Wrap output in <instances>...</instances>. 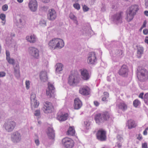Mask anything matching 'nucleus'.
Here are the masks:
<instances>
[{
  "mask_svg": "<svg viewBox=\"0 0 148 148\" xmlns=\"http://www.w3.org/2000/svg\"><path fill=\"white\" fill-rule=\"evenodd\" d=\"M79 93L83 95H88L89 93L88 90L86 89L81 88H80L79 90Z\"/></svg>",
  "mask_w": 148,
  "mask_h": 148,
  "instance_id": "30",
  "label": "nucleus"
},
{
  "mask_svg": "<svg viewBox=\"0 0 148 148\" xmlns=\"http://www.w3.org/2000/svg\"><path fill=\"white\" fill-rule=\"evenodd\" d=\"M135 15L132 14L130 12L128 11L127 14L126 20L128 22L130 21L133 19L134 16Z\"/></svg>",
  "mask_w": 148,
  "mask_h": 148,
  "instance_id": "28",
  "label": "nucleus"
},
{
  "mask_svg": "<svg viewBox=\"0 0 148 148\" xmlns=\"http://www.w3.org/2000/svg\"><path fill=\"white\" fill-rule=\"evenodd\" d=\"M5 73L3 71L0 72V77H4L5 75Z\"/></svg>",
  "mask_w": 148,
  "mask_h": 148,
  "instance_id": "51",
  "label": "nucleus"
},
{
  "mask_svg": "<svg viewBox=\"0 0 148 148\" xmlns=\"http://www.w3.org/2000/svg\"><path fill=\"white\" fill-rule=\"evenodd\" d=\"M139 8L138 5H131L129 8V9L128 11L135 15L136 12L138 10Z\"/></svg>",
  "mask_w": 148,
  "mask_h": 148,
  "instance_id": "20",
  "label": "nucleus"
},
{
  "mask_svg": "<svg viewBox=\"0 0 148 148\" xmlns=\"http://www.w3.org/2000/svg\"><path fill=\"white\" fill-rule=\"evenodd\" d=\"M73 6L75 9H77V10H79L80 8V5L77 3L74 4Z\"/></svg>",
  "mask_w": 148,
  "mask_h": 148,
  "instance_id": "43",
  "label": "nucleus"
},
{
  "mask_svg": "<svg viewBox=\"0 0 148 148\" xmlns=\"http://www.w3.org/2000/svg\"><path fill=\"white\" fill-rule=\"evenodd\" d=\"M82 78L84 80H87L89 79L90 75L88 71L86 69H83L81 72Z\"/></svg>",
  "mask_w": 148,
  "mask_h": 148,
  "instance_id": "17",
  "label": "nucleus"
},
{
  "mask_svg": "<svg viewBox=\"0 0 148 148\" xmlns=\"http://www.w3.org/2000/svg\"><path fill=\"white\" fill-rule=\"evenodd\" d=\"M30 82L29 80H27L25 82L26 87L27 89H28L29 88V85Z\"/></svg>",
  "mask_w": 148,
  "mask_h": 148,
  "instance_id": "45",
  "label": "nucleus"
},
{
  "mask_svg": "<svg viewBox=\"0 0 148 148\" xmlns=\"http://www.w3.org/2000/svg\"><path fill=\"white\" fill-rule=\"evenodd\" d=\"M69 17L70 19L72 20L75 23L78 25V21L77 20V17L73 14L71 13L69 15Z\"/></svg>",
  "mask_w": 148,
  "mask_h": 148,
  "instance_id": "32",
  "label": "nucleus"
},
{
  "mask_svg": "<svg viewBox=\"0 0 148 148\" xmlns=\"http://www.w3.org/2000/svg\"><path fill=\"white\" fill-rule=\"evenodd\" d=\"M16 125V123L15 122L9 120L4 124L3 126L8 132H11L13 131Z\"/></svg>",
  "mask_w": 148,
  "mask_h": 148,
  "instance_id": "4",
  "label": "nucleus"
},
{
  "mask_svg": "<svg viewBox=\"0 0 148 148\" xmlns=\"http://www.w3.org/2000/svg\"><path fill=\"white\" fill-rule=\"evenodd\" d=\"M13 68L14 75L18 79L20 76L19 65H14Z\"/></svg>",
  "mask_w": 148,
  "mask_h": 148,
  "instance_id": "19",
  "label": "nucleus"
},
{
  "mask_svg": "<svg viewBox=\"0 0 148 148\" xmlns=\"http://www.w3.org/2000/svg\"><path fill=\"white\" fill-rule=\"evenodd\" d=\"M8 9V6L7 4L3 5L2 7V9L3 11H6Z\"/></svg>",
  "mask_w": 148,
  "mask_h": 148,
  "instance_id": "48",
  "label": "nucleus"
},
{
  "mask_svg": "<svg viewBox=\"0 0 148 148\" xmlns=\"http://www.w3.org/2000/svg\"><path fill=\"white\" fill-rule=\"evenodd\" d=\"M42 110L45 113H48L52 112L53 111L54 108L51 103L46 102L42 108Z\"/></svg>",
  "mask_w": 148,
  "mask_h": 148,
  "instance_id": "8",
  "label": "nucleus"
},
{
  "mask_svg": "<svg viewBox=\"0 0 148 148\" xmlns=\"http://www.w3.org/2000/svg\"><path fill=\"white\" fill-rule=\"evenodd\" d=\"M54 130L53 129V128L51 127H48V131L47 134H50L52 133H54Z\"/></svg>",
  "mask_w": 148,
  "mask_h": 148,
  "instance_id": "42",
  "label": "nucleus"
},
{
  "mask_svg": "<svg viewBox=\"0 0 148 148\" xmlns=\"http://www.w3.org/2000/svg\"><path fill=\"white\" fill-rule=\"evenodd\" d=\"M6 59L10 64H12L14 65H17L18 64V62L17 61L13 59L10 58H10H9L8 59Z\"/></svg>",
  "mask_w": 148,
  "mask_h": 148,
  "instance_id": "33",
  "label": "nucleus"
},
{
  "mask_svg": "<svg viewBox=\"0 0 148 148\" xmlns=\"http://www.w3.org/2000/svg\"><path fill=\"white\" fill-rule=\"evenodd\" d=\"M110 118V115L109 113L107 112H103L102 114V120L103 121H106L108 120Z\"/></svg>",
  "mask_w": 148,
  "mask_h": 148,
  "instance_id": "26",
  "label": "nucleus"
},
{
  "mask_svg": "<svg viewBox=\"0 0 148 148\" xmlns=\"http://www.w3.org/2000/svg\"><path fill=\"white\" fill-rule=\"evenodd\" d=\"M137 51L136 56L138 58H140L142 56V55L143 53L144 49L143 47H137Z\"/></svg>",
  "mask_w": 148,
  "mask_h": 148,
  "instance_id": "23",
  "label": "nucleus"
},
{
  "mask_svg": "<svg viewBox=\"0 0 148 148\" xmlns=\"http://www.w3.org/2000/svg\"><path fill=\"white\" fill-rule=\"evenodd\" d=\"M62 142L64 146L66 148H72L74 145L73 141L69 138H63Z\"/></svg>",
  "mask_w": 148,
  "mask_h": 148,
  "instance_id": "7",
  "label": "nucleus"
},
{
  "mask_svg": "<svg viewBox=\"0 0 148 148\" xmlns=\"http://www.w3.org/2000/svg\"><path fill=\"white\" fill-rule=\"evenodd\" d=\"M106 132L102 130V141H105L106 139Z\"/></svg>",
  "mask_w": 148,
  "mask_h": 148,
  "instance_id": "40",
  "label": "nucleus"
},
{
  "mask_svg": "<svg viewBox=\"0 0 148 148\" xmlns=\"http://www.w3.org/2000/svg\"><path fill=\"white\" fill-rule=\"evenodd\" d=\"M102 116L101 113H99L97 114L95 118V120L96 123L98 125L100 124L101 121Z\"/></svg>",
  "mask_w": 148,
  "mask_h": 148,
  "instance_id": "25",
  "label": "nucleus"
},
{
  "mask_svg": "<svg viewBox=\"0 0 148 148\" xmlns=\"http://www.w3.org/2000/svg\"><path fill=\"white\" fill-rule=\"evenodd\" d=\"M35 116H39L40 115V111L39 110H37L35 111L34 113Z\"/></svg>",
  "mask_w": 148,
  "mask_h": 148,
  "instance_id": "47",
  "label": "nucleus"
},
{
  "mask_svg": "<svg viewBox=\"0 0 148 148\" xmlns=\"http://www.w3.org/2000/svg\"><path fill=\"white\" fill-rule=\"evenodd\" d=\"M143 33L145 35H147V34H148V29H144L143 30Z\"/></svg>",
  "mask_w": 148,
  "mask_h": 148,
  "instance_id": "56",
  "label": "nucleus"
},
{
  "mask_svg": "<svg viewBox=\"0 0 148 148\" xmlns=\"http://www.w3.org/2000/svg\"><path fill=\"white\" fill-rule=\"evenodd\" d=\"M49 47L51 49H60L64 46L63 40L59 38H54L51 40L48 43Z\"/></svg>",
  "mask_w": 148,
  "mask_h": 148,
  "instance_id": "1",
  "label": "nucleus"
},
{
  "mask_svg": "<svg viewBox=\"0 0 148 148\" xmlns=\"http://www.w3.org/2000/svg\"><path fill=\"white\" fill-rule=\"evenodd\" d=\"M12 38L11 37H8L6 38L5 41L6 43L7 44H8L9 45H10L11 44L12 42Z\"/></svg>",
  "mask_w": 148,
  "mask_h": 148,
  "instance_id": "37",
  "label": "nucleus"
},
{
  "mask_svg": "<svg viewBox=\"0 0 148 148\" xmlns=\"http://www.w3.org/2000/svg\"><path fill=\"white\" fill-rule=\"evenodd\" d=\"M148 130V127L146 128L143 132V134L144 135H146L147 134V131Z\"/></svg>",
  "mask_w": 148,
  "mask_h": 148,
  "instance_id": "55",
  "label": "nucleus"
},
{
  "mask_svg": "<svg viewBox=\"0 0 148 148\" xmlns=\"http://www.w3.org/2000/svg\"><path fill=\"white\" fill-rule=\"evenodd\" d=\"M123 14V12H120L117 13L114 16V19L117 21L118 22L121 23L122 22Z\"/></svg>",
  "mask_w": 148,
  "mask_h": 148,
  "instance_id": "22",
  "label": "nucleus"
},
{
  "mask_svg": "<svg viewBox=\"0 0 148 148\" xmlns=\"http://www.w3.org/2000/svg\"><path fill=\"white\" fill-rule=\"evenodd\" d=\"M82 106V103L78 98H76L74 100V108L75 109H78Z\"/></svg>",
  "mask_w": 148,
  "mask_h": 148,
  "instance_id": "21",
  "label": "nucleus"
},
{
  "mask_svg": "<svg viewBox=\"0 0 148 148\" xmlns=\"http://www.w3.org/2000/svg\"><path fill=\"white\" fill-rule=\"evenodd\" d=\"M97 138L99 140L102 141V130L100 129L96 134Z\"/></svg>",
  "mask_w": 148,
  "mask_h": 148,
  "instance_id": "34",
  "label": "nucleus"
},
{
  "mask_svg": "<svg viewBox=\"0 0 148 148\" xmlns=\"http://www.w3.org/2000/svg\"><path fill=\"white\" fill-rule=\"evenodd\" d=\"M67 114H62L58 117V119L60 121H64L67 119Z\"/></svg>",
  "mask_w": 148,
  "mask_h": 148,
  "instance_id": "31",
  "label": "nucleus"
},
{
  "mask_svg": "<svg viewBox=\"0 0 148 148\" xmlns=\"http://www.w3.org/2000/svg\"><path fill=\"white\" fill-rule=\"evenodd\" d=\"M137 77L141 81H145L148 79V73L147 71L141 67H138L137 68Z\"/></svg>",
  "mask_w": 148,
  "mask_h": 148,
  "instance_id": "3",
  "label": "nucleus"
},
{
  "mask_svg": "<svg viewBox=\"0 0 148 148\" xmlns=\"http://www.w3.org/2000/svg\"><path fill=\"white\" fill-rule=\"evenodd\" d=\"M144 99L145 102L147 103V101H148V93L146 94L144 97Z\"/></svg>",
  "mask_w": 148,
  "mask_h": 148,
  "instance_id": "46",
  "label": "nucleus"
},
{
  "mask_svg": "<svg viewBox=\"0 0 148 148\" xmlns=\"http://www.w3.org/2000/svg\"><path fill=\"white\" fill-rule=\"evenodd\" d=\"M26 39L28 41L32 43L35 42L36 40L35 36L34 35H31L30 37L27 36L26 37Z\"/></svg>",
  "mask_w": 148,
  "mask_h": 148,
  "instance_id": "24",
  "label": "nucleus"
},
{
  "mask_svg": "<svg viewBox=\"0 0 148 148\" xmlns=\"http://www.w3.org/2000/svg\"><path fill=\"white\" fill-rule=\"evenodd\" d=\"M97 58L94 52H90L88 58V62L90 64H95L97 61Z\"/></svg>",
  "mask_w": 148,
  "mask_h": 148,
  "instance_id": "9",
  "label": "nucleus"
},
{
  "mask_svg": "<svg viewBox=\"0 0 148 148\" xmlns=\"http://www.w3.org/2000/svg\"><path fill=\"white\" fill-rule=\"evenodd\" d=\"M83 10L84 12L88 11L89 10V8L85 5H83Z\"/></svg>",
  "mask_w": 148,
  "mask_h": 148,
  "instance_id": "44",
  "label": "nucleus"
},
{
  "mask_svg": "<svg viewBox=\"0 0 148 148\" xmlns=\"http://www.w3.org/2000/svg\"><path fill=\"white\" fill-rule=\"evenodd\" d=\"M30 98L32 110L33 109V107L35 108L38 107L39 105V103L37 101L36 94L34 93H32L31 95Z\"/></svg>",
  "mask_w": 148,
  "mask_h": 148,
  "instance_id": "10",
  "label": "nucleus"
},
{
  "mask_svg": "<svg viewBox=\"0 0 148 148\" xmlns=\"http://www.w3.org/2000/svg\"><path fill=\"white\" fill-rule=\"evenodd\" d=\"M142 148H147V143H144L142 144Z\"/></svg>",
  "mask_w": 148,
  "mask_h": 148,
  "instance_id": "54",
  "label": "nucleus"
},
{
  "mask_svg": "<svg viewBox=\"0 0 148 148\" xmlns=\"http://www.w3.org/2000/svg\"><path fill=\"white\" fill-rule=\"evenodd\" d=\"M137 139L139 140H140L142 139V136L140 134H138Z\"/></svg>",
  "mask_w": 148,
  "mask_h": 148,
  "instance_id": "57",
  "label": "nucleus"
},
{
  "mask_svg": "<svg viewBox=\"0 0 148 148\" xmlns=\"http://www.w3.org/2000/svg\"><path fill=\"white\" fill-rule=\"evenodd\" d=\"M94 105L96 106H97L99 105V103L97 101H94Z\"/></svg>",
  "mask_w": 148,
  "mask_h": 148,
  "instance_id": "59",
  "label": "nucleus"
},
{
  "mask_svg": "<svg viewBox=\"0 0 148 148\" xmlns=\"http://www.w3.org/2000/svg\"><path fill=\"white\" fill-rule=\"evenodd\" d=\"M127 125L129 129H132L135 128L137 126V123L133 120L130 119L127 121Z\"/></svg>",
  "mask_w": 148,
  "mask_h": 148,
  "instance_id": "18",
  "label": "nucleus"
},
{
  "mask_svg": "<svg viewBox=\"0 0 148 148\" xmlns=\"http://www.w3.org/2000/svg\"><path fill=\"white\" fill-rule=\"evenodd\" d=\"M46 21L44 20H41L40 22V24L41 25H46Z\"/></svg>",
  "mask_w": 148,
  "mask_h": 148,
  "instance_id": "49",
  "label": "nucleus"
},
{
  "mask_svg": "<svg viewBox=\"0 0 148 148\" xmlns=\"http://www.w3.org/2000/svg\"><path fill=\"white\" fill-rule=\"evenodd\" d=\"M0 18L3 21H5L4 22H2L3 23V25H4L5 24V15L3 14H0Z\"/></svg>",
  "mask_w": 148,
  "mask_h": 148,
  "instance_id": "38",
  "label": "nucleus"
},
{
  "mask_svg": "<svg viewBox=\"0 0 148 148\" xmlns=\"http://www.w3.org/2000/svg\"><path fill=\"white\" fill-rule=\"evenodd\" d=\"M143 95H144V93H140L139 95V97L140 98H141L143 99Z\"/></svg>",
  "mask_w": 148,
  "mask_h": 148,
  "instance_id": "58",
  "label": "nucleus"
},
{
  "mask_svg": "<svg viewBox=\"0 0 148 148\" xmlns=\"http://www.w3.org/2000/svg\"><path fill=\"white\" fill-rule=\"evenodd\" d=\"M6 59H8L10 57V53L8 51H6Z\"/></svg>",
  "mask_w": 148,
  "mask_h": 148,
  "instance_id": "52",
  "label": "nucleus"
},
{
  "mask_svg": "<svg viewBox=\"0 0 148 148\" xmlns=\"http://www.w3.org/2000/svg\"><path fill=\"white\" fill-rule=\"evenodd\" d=\"M147 24V22L146 20L145 21L143 22V24L142 26L140 28V29L142 30L143 28L145 27H146V25Z\"/></svg>",
  "mask_w": 148,
  "mask_h": 148,
  "instance_id": "50",
  "label": "nucleus"
},
{
  "mask_svg": "<svg viewBox=\"0 0 148 148\" xmlns=\"http://www.w3.org/2000/svg\"><path fill=\"white\" fill-rule=\"evenodd\" d=\"M48 14V18L49 20H54L56 18V14L55 11L53 9H50Z\"/></svg>",
  "mask_w": 148,
  "mask_h": 148,
  "instance_id": "15",
  "label": "nucleus"
},
{
  "mask_svg": "<svg viewBox=\"0 0 148 148\" xmlns=\"http://www.w3.org/2000/svg\"><path fill=\"white\" fill-rule=\"evenodd\" d=\"M15 21L17 22L16 25L18 26V24L22 25H24L25 24V21L24 19V17L23 16H18L16 17Z\"/></svg>",
  "mask_w": 148,
  "mask_h": 148,
  "instance_id": "13",
  "label": "nucleus"
},
{
  "mask_svg": "<svg viewBox=\"0 0 148 148\" xmlns=\"http://www.w3.org/2000/svg\"><path fill=\"white\" fill-rule=\"evenodd\" d=\"M37 5V2L36 0H31L29 3V6L30 9L31 11L33 12L36 11Z\"/></svg>",
  "mask_w": 148,
  "mask_h": 148,
  "instance_id": "12",
  "label": "nucleus"
},
{
  "mask_svg": "<svg viewBox=\"0 0 148 148\" xmlns=\"http://www.w3.org/2000/svg\"><path fill=\"white\" fill-rule=\"evenodd\" d=\"M84 123L85 125L88 127L90 125V122L89 121H86L84 122Z\"/></svg>",
  "mask_w": 148,
  "mask_h": 148,
  "instance_id": "53",
  "label": "nucleus"
},
{
  "mask_svg": "<svg viewBox=\"0 0 148 148\" xmlns=\"http://www.w3.org/2000/svg\"><path fill=\"white\" fill-rule=\"evenodd\" d=\"M144 14H145L147 16H148V11H145L144 12Z\"/></svg>",
  "mask_w": 148,
  "mask_h": 148,
  "instance_id": "64",
  "label": "nucleus"
},
{
  "mask_svg": "<svg viewBox=\"0 0 148 148\" xmlns=\"http://www.w3.org/2000/svg\"><path fill=\"white\" fill-rule=\"evenodd\" d=\"M75 131L73 127H70L69 129L67 131V134L73 136L75 135Z\"/></svg>",
  "mask_w": 148,
  "mask_h": 148,
  "instance_id": "29",
  "label": "nucleus"
},
{
  "mask_svg": "<svg viewBox=\"0 0 148 148\" xmlns=\"http://www.w3.org/2000/svg\"><path fill=\"white\" fill-rule=\"evenodd\" d=\"M140 103V101L138 99L135 100L133 102V105L136 108L137 107Z\"/></svg>",
  "mask_w": 148,
  "mask_h": 148,
  "instance_id": "35",
  "label": "nucleus"
},
{
  "mask_svg": "<svg viewBox=\"0 0 148 148\" xmlns=\"http://www.w3.org/2000/svg\"><path fill=\"white\" fill-rule=\"evenodd\" d=\"M63 65H57L56 68V71L58 72L62 71V70Z\"/></svg>",
  "mask_w": 148,
  "mask_h": 148,
  "instance_id": "39",
  "label": "nucleus"
},
{
  "mask_svg": "<svg viewBox=\"0 0 148 148\" xmlns=\"http://www.w3.org/2000/svg\"><path fill=\"white\" fill-rule=\"evenodd\" d=\"M55 88L50 83H48V88L46 90V94L50 97L52 96L54 92Z\"/></svg>",
  "mask_w": 148,
  "mask_h": 148,
  "instance_id": "11",
  "label": "nucleus"
},
{
  "mask_svg": "<svg viewBox=\"0 0 148 148\" xmlns=\"http://www.w3.org/2000/svg\"><path fill=\"white\" fill-rule=\"evenodd\" d=\"M145 4L146 8L148 6V0H145Z\"/></svg>",
  "mask_w": 148,
  "mask_h": 148,
  "instance_id": "62",
  "label": "nucleus"
},
{
  "mask_svg": "<svg viewBox=\"0 0 148 148\" xmlns=\"http://www.w3.org/2000/svg\"><path fill=\"white\" fill-rule=\"evenodd\" d=\"M47 135L49 138L51 139H54L55 137V133H52L50 134H47Z\"/></svg>",
  "mask_w": 148,
  "mask_h": 148,
  "instance_id": "41",
  "label": "nucleus"
},
{
  "mask_svg": "<svg viewBox=\"0 0 148 148\" xmlns=\"http://www.w3.org/2000/svg\"><path fill=\"white\" fill-rule=\"evenodd\" d=\"M11 140L14 143L16 144L20 142L22 139V136L18 131L14 132L11 135Z\"/></svg>",
  "mask_w": 148,
  "mask_h": 148,
  "instance_id": "5",
  "label": "nucleus"
},
{
  "mask_svg": "<svg viewBox=\"0 0 148 148\" xmlns=\"http://www.w3.org/2000/svg\"><path fill=\"white\" fill-rule=\"evenodd\" d=\"M39 76L41 81L43 82L47 81L48 79L47 73L45 71H41L40 73Z\"/></svg>",
  "mask_w": 148,
  "mask_h": 148,
  "instance_id": "16",
  "label": "nucleus"
},
{
  "mask_svg": "<svg viewBox=\"0 0 148 148\" xmlns=\"http://www.w3.org/2000/svg\"><path fill=\"white\" fill-rule=\"evenodd\" d=\"M68 79V83L71 86H74L79 82L80 79L77 71H72Z\"/></svg>",
  "mask_w": 148,
  "mask_h": 148,
  "instance_id": "2",
  "label": "nucleus"
},
{
  "mask_svg": "<svg viewBox=\"0 0 148 148\" xmlns=\"http://www.w3.org/2000/svg\"><path fill=\"white\" fill-rule=\"evenodd\" d=\"M50 0H42V1L45 3H48Z\"/></svg>",
  "mask_w": 148,
  "mask_h": 148,
  "instance_id": "63",
  "label": "nucleus"
},
{
  "mask_svg": "<svg viewBox=\"0 0 148 148\" xmlns=\"http://www.w3.org/2000/svg\"><path fill=\"white\" fill-rule=\"evenodd\" d=\"M119 108L123 111H125L127 109V106L124 102L119 103L118 105Z\"/></svg>",
  "mask_w": 148,
  "mask_h": 148,
  "instance_id": "27",
  "label": "nucleus"
},
{
  "mask_svg": "<svg viewBox=\"0 0 148 148\" xmlns=\"http://www.w3.org/2000/svg\"><path fill=\"white\" fill-rule=\"evenodd\" d=\"M29 54L35 58L38 59L39 57V51L37 48L34 47H30L28 48Z\"/></svg>",
  "mask_w": 148,
  "mask_h": 148,
  "instance_id": "6",
  "label": "nucleus"
},
{
  "mask_svg": "<svg viewBox=\"0 0 148 148\" xmlns=\"http://www.w3.org/2000/svg\"><path fill=\"white\" fill-rule=\"evenodd\" d=\"M35 142L37 145H39L40 143L38 140H35Z\"/></svg>",
  "mask_w": 148,
  "mask_h": 148,
  "instance_id": "60",
  "label": "nucleus"
},
{
  "mask_svg": "<svg viewBox=\"0 0 148 148\" xmlns=\"http://www.w3.org/2000/svg\"><path fill=\"white\" fill-rule=\"evenodd\" d=\"M104 97H102V101H104L106 100L109 96V94L107 92H104L103 93Z\"/></svg>",
  "mask_w": 148,
  "mask_h": 148,
  "instance_id": "36",
  "label": "nucleus"
},
{
  "mask_svg": "<svg viewBox=\"0 0 148 148\" xmlns=\"http://www.w3.org/2000/svg\"><path fill=\"white\" fill-rule=\"evenodd\" d=\"M128 72V70L126 65H122L118 73L121 75L124 76L127 74Z\"/></svg>",
  "mask_w": 148,
  "mask_h": 148,
  "instance_id": "14",
  "label": "nucleus"
},
{
  "mask_svg": "<svg viewBox=\"0 0 148 148\" xmlns=\"http://www.w3.org/2000/svg\"><path fill=\"white\" fill-rule=\"evenodd\" d=\"M145 42L148 44V37L146 36L145 37Z\"/></svg>",
  "mask_w": 148,
  "mask_h": 148,
  "instance_id": "61",
  "label": "nucleus"
}]
</instances>
